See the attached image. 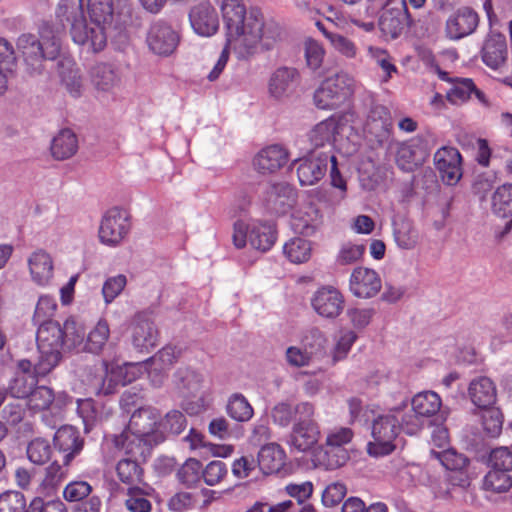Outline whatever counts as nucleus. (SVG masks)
Masks as SVG:
<instances>
[{
	"instance_id": "nucleus-48",
	"label": "nucleus",
	"mask_w": 512,
	"mask_h": 512,
	"mask_svg": "<svg viewBox=\"0 0 512 512\" xmlns=\"http://www.w3.org/2000/svg\"><path fill=\"white\" fill-rule=\"evenodd\" d=\"M183 351L180 347L167 345L152 356L149 361L154 370L160 372L169 369L177 360L182 357Z\"/></svg>"
},
{
	"instance_id": "nucleus-57",
	"label": "nucleus",
	"mask_w": 512,
	"mask_h": 512,
	"mask_svg": "<svg viewBox=\"0 0 512 512\" xmlns=\"http://www.w3.org/2000/svg\"><path fill=\"white\" fill-rule=\"evenodd\" d=\"M482 416V424L490 437H497L502 431L503 416L499 409L487 408Z\"/></svg>"
},
{
	"instance_id": "nucleus-19",
	"label": "nucleus",
	"mask_w": 512,
	"mask_h": 512,
	"mask_svg": "<svg viewBox=\"0 0 512 512\" xmlns=\"http://www.w3.org/2000/svg\"><path fill=\"white\" fill-rule=\"evenodd\" d=\"M300 73L294 67L280 66L270 75L268 92L274 99L281 100L291 96L300 84Z\"/></svg>"
},
{
	"instance_id": "nucleus-33",
	"label": "nucleus",
	"mask_w": 512,
	"mask_h": 512,
	"mask_svg": "<svg viewBox=\"0 0 512 512\" xmlns=\"http://www.w3.org/2000/svg\"><path fill=\"white\" fill-rule=\"evenodd\" d=\"M91 81L97 90L110 92L120 85L121 73L114 64L98 63L91 69Z\"/></svg>"
},
{
	"instance_id": "nucleus-25",
	"label": "nucleus",
	"mask_w": 512,
	"mask_h": 512,
	"mask_svg": "<svg viewBox=\"0 0 512 512\" xmlns=\"http://www.w3.org/2000/svg\"><path fill=\"white\" fill-rule=\"evenodd\" d=\"M479 23L478 14L471 8L459 9L446 22V33L450 39L458 40L472 34Z\"/></svg>"
},
{
	"instance_id": "nucleus-6",
	"label": "nucleus",
	"mask_w": 512,
	"mask_h": 512,
	"mask_svg": "<svg viewBox=\"0 0 512 512\" xmlns=\"http://www.w3.org/2000/svg\"><path fill=\"white\" fill-rule=\"evenodd\" d=\"M354 80L345 73L326 78L314 92L317 108L334 110L346 103L354 92Z\"/></svg>"
},
{
	"instance_id": "nucleus-16",
	"label": "nucleus",
	"mask_w": 512,
	"mask_h": 512,
	"mask_svg": "<svg viewBox=\"0 0 512 512\" xmlns=\"http://www.w3.org/2000/svg\"><path fill=\"white\" fill-rule=\"evenodd\" d=\"M315 408L312 406V412L307 416H301L293 424L290 435V444L299 452L310 450L319 440L320 430L317 422L314 420Z\"/></svg>"
},
{
	"instance_id": "nucleus-22",
	"label": "nucleus",
	"mask_w": 512,
	"mask_h": 512,
	"mask_svg": "<svg viewBox=\"0 0 512 512\" xmlns=\"http://www.w3.org/2000/svg\"><path fill=\"white\" fill-rule=\"evenodd\" d=\"M113 442L117 449L129 456L128 458L145 461L151 453L154 440L125 430L116 435Z\"/></svg>"
},
{
	"instance_id": "nucleus-28",
	"label": "nucleus",
	"mask_w": 512,
	"mask_h": 512,
	"mask_svg": "<svg viewBox=\"0 0 512 512\" xmlns=\"http://www.w3.org/2000/svg\"><path fill=\"white\" fill-rule=\"evenodd\" d=\"M492 211L499 217L512 216V184L499 186L492 195ZM512 230V218L508 220L502 230H496L498 239L504 238Z\"/></svg>"
},
{
	"instance_id": "nucleus-31",
	"label": "nucleus",
	"mask_w": 512,
	"mask_h": 512,
	"mask_svg": "<svg viewBox=\"0 0 512 512\" xmlns=\"http://www.w3.org/2000/svg\"><path fill=\"white\" fill-rule=\"evenodd\" d=\"M313 404L307 401L299 402L293 405L290 402L283 401L277 403L271 410V417L275 424L281 427H288L292 421L294 423L301 416H307L312 412Z\"/></svg>"
},
{
	"instance_id": "nucleus-9",
	"label": "nucleus",
	"mask_w": 512,
	"mask_h": 512,
	"mask_svg": "<svg viewBox=\"0 0 512 512\" xmlns=\"http://www.w3.org/2000/svg\"><path fill=\"white\" fill-rule=\"evenodd\" d=\"M366 106V119L364 132L373 139L377 145L384 146L391 140L393 128L392 116L389 109L375 101L372 96L364 100Z\"/></svg>"
},
{
	"instance_id": "nucleus-12",
	"label": "nucleus",
	"mask_w": 512,
	"mask_h": 512,
	"mask_svg": "<svg viewBox=\"0 0 512 512\" xmlns=\"http://www.w3.org/2000/svg\"><path fill=\"white\" fill-rule=\"evenodd\" d=\"M89 389L96 395L108 396L117 392L120 386L126 385L125 371L120 366L110 365L103 361L99 368L88 377Z\"/></svg>"
},
{
	"instance_id": "nucleus-20",
	"label": "nucleus",
	"mask_w": 512,
	"mask_h": 512,
	"mask_svg": "<svg viewBox=\"0 0 512 512\" xmlns=\"http://www.w3.org/2000/svg\"><path fill=\"white\" fill-rule=\"evenodd\" d=\"M55 449L63 454L64 464L70 465L84 447V439L80 432L71 425H63L57 429L53 437Z\"/></svg>"
},
{
	"instance_id": "nucleus-53",
	"label": "nucleus",
	"mask_w": 512,
	"mask_h": 512,
	"mask_svg": "<svg viewBox=\"0 0 512 512\" xmlns=\"http://www.w3.org/2000/svg\"><path fill=\"white\" fill-rule=\"evenodd\" d=\"M69 466L64 462L59 464L57 461L52 462L45 469V474L42 480V486L45 489H55L59 486L68 476Z\"/></svg>"
},
{
	"instance_id": "nucleus-52",
	"label": "nucleus",
	"mask_w": 512,
	"mask_h": 512,
	"mask_svg": "<svg viewBox=\"0 0 512 512\" xmlns=\"http://www.w3.org/2000/svg\"><path fill=\"white\" fill-rule=\"evenodd\" d=\"M52 447L48 440L44 438H35L27 446L28 459L37 465H42L50 460Z\"/></svg>"
},
{
	"instance_id": "nucleus-63",
	"label": "nucleus",
	"mask_w": 512,
	"mask_h": 512,
	"mask_svg": "<svg viewBox=\"0 0 512 512\" xmlns=\"http://www.w3.org/2000/svg\"><path fill=\"white\" fill-rule=\"evenodd\" d=\"M92 486L86 481H72L63 490L65 500L79 502L90 495Z\"/></svg>"
},
{
	"instance_id": "nucleus-58",
	"label": "nucleus",
	"mask_w": 512,
	"mask_h": 512,
	"mask_svg": "<svg viewBox=\"0 0 512 512\" xmlns=\"http://www.w3.org/2000/svg\"><path fill=\"white\" fill-rule=\"evenodd\" d=\"M77 413L82 419L86 432H89L97 420L98 411L93 399H78Z\"/></svg>"
},
{
	"instance_id": "nucleus-17",
	"label": "nucleus",
	"mask_w": 512,
	"mask_h": 512,
	"mask_svg": "<svg viewBox=\"0 0 512 512\" xmlns=\"http://www.w3.org/2000/svg\"><path fill=\"white\" fill-rule=\"evenodd\" d=\"M379 28L385 36L392 39L399 37L409 22V13L405 0H397L390 6L381 8Z\"/></svg>"
},
{
	"instance_id": "nucleus-39",
	"label": "nucleus",
	"mask_w": 512,
	"mask_h": 512,
	"mask_svg": "<svg viewBox=\"0 0 512 512\" xmlns=\"http://www.w3.org/2000/svg\"><path fill=\"white\" fill-rule=\"evenodd\" d=\"M59 75L67 91L73 97H79L83 91V81L79 69L69 58L58 62Z\"/></svg>"
},
{
	"instance_id": "nucleus-24",
	"label": "nucleus",
	"mask_w": 512,
	"mask_h": 512,
	"mask_svg": "<svg viewBox=\"0 0 512 512\" xmlns=\"http://www.w3.org/2000/svg\"><path fill=\"white\" fill-rule=\"evenodd\" d=\"M382 282L378 273L365 267H357L350 277V290L359 298L374 297L381 289Z\"/></svg>"
},
{
	"instance_id": "nucleus-35",
	"label": "nucleus",
	"mask_w": 512,
	"mask_h": 512,
	"mask_svg": "<svg viewBox=\"0 0 512 512\" xmlns=\"http://www.w3.org/2000/svg\"><path fill=\"white\" fill-rule=\"evenodd\" d=\"M219 28L217 11L209 2L197 5L194 15V32L201 36H212Z\"/></svg>"
},
{
	"instance_id": "nucleus-36",
	"label": "nucleus",
	"mask_w": 512,
	"mask_h": 512,
	"mask_svg": "<svg viewBox=\"0 0 512 512\" xmlns=\"http://www.w3.org/2000/svg\"><path fill=\"white\" fill-rule=\"evenodd\" d=\"M158 415L150 408H140L135 411L129 420L127 431L148 437L154 440Z\"/></svg>"
},
{
	"instance_id": "nucleus-41",
	"label": "nucleus",
	"mask_w": 512,
	"mask_h": 512,
	"mask_svg": "<svg viewBox=\"0 0 512 512\" xmlns=\"http://www.w3.org/2000/svg\"><path fill=\"white\" fill-rule=\"evenodd\" d=\"M393 236L398 247L412 249L417 244L418 234L411 221L398 218L393 221Z\"/></svg>"
},
{
	"instance_id": "nucleus-44",
	"label": "nucleus",
	"mask_w": 512,
	"mask_h": 512,
	"mask_svg": "<svg viewBox=\"0 0 512 512\" xmlns=\"http://www.w3.org/2000/svg\"><path fill=\"white\" fill-rule=\"evenodd\" d=\"M152 490L151 487L132 486L127 489L125 507L129 512H151L152 504L146 498Z\"/></svg>"
},
{
	"instance_id": "nucleus-56",
	"label": "nucleus",
	"mask_w": 512,
	"mask_h": 512,
	"mask_svg": "<svg viewBox=\"0 0 512 512\" xmlns=\"http://www.w3.org/2000/svg\"><path fill=\"white\" fill-rule=\"evenodd\" d=\"M474 90V82L470 78L456 79L452 88L447 92V99L457 104L468 100Z\"/></svg>"
},
{
	"instance_id": "nucleus-3",
	"label": "nucleus",
	"mask_w": 512,
	"mask_h": 512,
	"mask_svg": "<svg viewBox=\"0 0 512 512\" xmlns=\"http://www.w3.org/2000/svg\"><path fill=\"white\" fill-rule=\"evenodd\" d=\"M403 414V407L398 405L373 420L371 431L373 441L367 445L369 455L379 457L394 451V440L400 431L404 432Z\"/></svg>"
},
{
	"instance_id": "nucleus-21",
	"label": "nucleus",
	"mask_w": 512,
	"mask_h": 512,
	"mask_svg": "<svg viewBox=\"0 0 512 512\" xmlns=\"http://www.w3.org/2000/svg\"><path fill=\"white\" fill-rule=\"evenodd\" d=\"M178 41V34L163 21L153 23L148 31L147 43L155 54H171L175 50Z\"/></svg>"
},
{
	"instance_id": "nucleus-61",
	"label": "nucleus",
	"mask_w": 512,
	"mask_h": 512,
	"mask_svg": "<svg viewBox=\"0 0 512 512\" xmlns=\"http://www.w3.org/2000/svg\"><path fill=\"white\" fill-rule=\"evenodd\" d=\"M127 278L123 274L109 277L103 284L102 294L105 302L111 303L125 288Z\"/></svg>"
},
{
	"instance_id": "nucleus-62",
	"label": "nucleus",
	"mask_w": 512,
	"mask_h": 512,
	"mask_svg": "<svg viewBox=\"0 0 512 512\" xmlns=\"http://www.w3.org/2000/svg\"><path fill=\"white\" fill-rule=\"evenodd\" d=\"M327 39L329 40L332 47L339 52L341 55L353 59L357 55V47L355 43L348 37L335 33L328 34Z\"/></svg>"
},
{
	"instance_id": "nucleus-27",
	"label": "nucleus",
	"mask_w": 512,
	"mask_h": 512,
	"mask_svg": "<svg viewBox=\"0 0 512 512\" xmlns=\"http://www.w3.org/2000/svg\"><path fill=\"white\" fill-rule=\"evenodd\" d=\"M264 200L266 207L271 212L285 213L295 200V191L288 183H273L267 186Z\"/></svg>"
},
{
	"instance_id": "nucleus-38",
	"label": "nucleus",
	"mask_w": 512,
	"mask_h": 512,
	"mask_svg": "<svg viewBox=\"0 0 512 512\" xmlns=\"http://www.w3.org/2000/svg\"><path fill=\"white\" fill-rule=\"evenodd\" d=\"M51 154L56 160L71 158L78 150V139L70 129H62L51 142Z\"/></svg>"
},
{
	"instance_id": "nucleus-45",
	"label": "nucleus",
	"mask_w": 512,
	"mask_h": 512,
	"mask_svg": "<svg viewBox=\"0 0 512 512\" xmlns=\"http://www.w3.org/2000/svg\"><path fill=\"white\" fill-rule=\"evenodd\" d=\"M16 66V57L12 44L4 38H0V94L7 89L8 74H11Z\"/></svg>"
},
{
	"instance_id": "nucleus-10",
	"label": "nucleus",
	"mask_w": 512,
	"mask_h": 512,
	"mask_svg": "<svg viewBox=\"0 0 512 512\" xmlns=\"http://www.w3.org/2000/svg\"><path fill=\"white\" fill-rule=\"evenodd\" d=\"M131 229L130 214L120 207H112L102 216L98 236L102 244L116 247L127 237Z\"/></svg>"
},
{
	"instance_id": "nucleus-51",
	"label": "nucleus",
	"mask_w": 512,
	"mask_h": 512,
	"mask_svg": "<svg viewBox=\"0 0 512 512\" xmlns=\"http://www.w3.org/2000/svg\"><path fill=\"white\" fill-rule=\"evenodd\" d=\"M174 382H175V389L178 394V397L182 398V403H181L182 408L186 411L187 414L190 415L191 414L190 406L192 404V402L190 401V396H191L190 386L192 383L191 371L188 368L185 370L179 369L175 373Z\"/></svg>"
},
{
	"instance_id": "nucleus-37",
	"label": "nucleus",
	"mask_w": 512,
	"mask_h": 512,
	"mask_svg": "<svg viewBox=\"0 0 512 512\" xmlns=\"http://www.w3.org/2000/svg\"><path fill=\"white\" fill-rule=\"evenodd\" d=\"M285 453L282 448L275 443L264 445L258 452V466L266 474L277 473L284 465Z\"/></svg>"
},
{
	"instance_id": "nucleus-1",
	"label": "nucleus",
	"mask_w": 512,
	"mask_h": 512,
	"mask_svg": "<svg viewBox=\"0 0 512 512\" xmlns=\"http://www.w3.org/2000/svg\"><path fill=\"white\" fill-rule=\"evenodd\" d=\"M221 11L226 29V45L217 63L208 74L210 81L218 79L224 70L228 59L229 49L237 58L248 59L263 50H271L280 40L281 27L274 21H264L262 12L257 8L247 11L242 0H223Z\"/></svg>"
},
{
	"instance_id": "nucleus-42",
	"label": "nucleus",
	"mask_w": 512,
	"mask_h": 512,
	"mask_svg": "<svg viewBox=\"0 0 512 512\" xmlns=\"http://www.w3.org/2000/svg\"><path fill=\"white\" fill-rule=\"evenodd\" d=\"M109 337L110 328L107 321L99 320L86 335L83 351L99 354L104 349Z\"/></svg>"
},
{
	"instance_id": "nucleus-7",
	"label": "nucleus",
	"mask_w": 512,
	"mask_h": 512,
	"mask_svg": "<svg viewBox=\"0 0 512 512\" xmlns=\"http://www.w3.org/2000/svg\"><path fill=\"white\" fill-rule=\"evenodd\" d=\"M232 239L237 248H243L249 242L252 248L266 252L275 244L276 229L269 222L246 224L243 221H237L234 223Z\"/></svg>"
},
{
	"instance_id": "nucleus-18",
	"label": "nucleus",
	"mask_w": 512,
	"mask_h": 512,
	"mask_svg": "<svg viewBox=\"0 0 512 512\" xmlns=\"http://www.w3.org/2000/svg\"><path fill=\"white\" fill-rule=\"evenodd\" d=\"M344 303L341 292L332 286L319 288L311 298L314 311L326 319L337 318L344 309Z\"/></svg>"
},
{
	"instance_id": "nucleus-4",
	"label": "nucleus",
	"mask_w": 512,
	"mask_h": 512,
	"mask_svg": "<svg viewBox=\"0 0 512 512\" xmlns=\"http://www.w3.org/2000/svg\"><path fill=\"white\" fill-rule=\"evenodd\" d=\"M16 46L31 73H41L43 62L57 59L61 51L60 38L55 35H42L40 41L35 35L24 33L18 37Z\"/></svg>"
},
{
	"instance_id": "nucleus-8",
	"label": "nucleus",
	"mask_w": 512,
	"mask_h": 512,
	"mask_svg": "<svg viewBox=\"0 0 512 512\" xmlns=\"http://www.w3.org/2000/svg\"><path fill=\"white\" fill-rule=\"evenodd\" d=\"M128 331L130 345L139 354H149L159 344L160 332L152 312L142 311L135 314Z\"/></svg>"
},
{
	"instance_id": "nucleus-47",
	"label": "nucleus",
	"mask_w": 512,
	"mask_h": 512,
	"mask_svg": "<svg viewBox=\"0 0 512 512\" xmlns=\"http://www.w3.org/2000/svg\"><path fill=\"white\" fill-rule=\"evenodd\" d=\"M283 252L292 263H303L311 256V245L308 240L297 237L285 243Z\"/></svg>"
},
{
	"instance_id": "nucleus-34",
	"label": "nucleus",
	"mask_w": 512,
	"mask_h": 512,
	"mask_svg": "<svg viewBox=\"0 0 512 512\" xmlns=\"http://www.w3.org/2000/svg\"><path fill=\"white\" fill-rule=\"evenodd\" d=\"M32 280L38 285H46L53 277V260L44 250H37L28 258Z\"/></svg>"
},
{
	"instance_id": "nucleus-26",
	"label": "nucleus",
	"mask_w": 512,
	"mask_h": 512,
	"mask_svg": "<svg viewBox=\"0 0 512 512\" xmlns=\"http://www.w3.org/2000/svg\"><path fill=\"white\" fill-rule=\"evenodd\" d=\"M347 123L346 115L333 114L327 119L321 121L309 133V141L315 147H323L326 144H332L336 134Z\"/></svg>"
},
{
	"instance_id": "nucleus-60",
	"label": "nucleus",
	"mask_w": 512,
	"mask_h": 512,
	"mask_svg": "<svg viewBox=\"0 0 512 512\" xmlns=\"http://www.w3.org/2000/svg\"><path fill=\"white\" fill-rule=\"evenodd\" d=\"M489 462L494 469L506 472L512 471V445L493 449L490 453Z\"/></svg>"
},
{
	"instance_id": "nucleus-54",
	"label": "nucleus",
	"mask_w": 512,
	"mask_h": 512,
	"mask_svg": "<svg viewBox=\"0 0 512 512\" xmlns=\"http://www.w3.org/2000/svg\"><path fill=\"white\" fill-rule=\"evenodd\" d=\"M368 54L385 73L383 78L384 82H387L392 77L393 73H397L398 70L393 62V58L385 49L370 46L368 48Z\"/></svg>"
},
{
	"instance_id": "nucleus-5",
	"label": "nucleus",
	"mask_w": 512,
	"mask_h": 512,
	"mask_svg": "<svg viewBox=\"0 0 512 512\" xmlns=\"http://www.w3.org/2000/svg\"><path fill=\"white\" fill-rule=\"evenodd\" d=\"M441 398L433 391H425L416 394L409 407L407 400H402L399 406L403 407L404 432L408 435L416 434L423 426V419L435 416L441 411Z\"/></svg>"
},
{
	"instance_id": "nucleus-64",
	"label": "nucleus",
	"mask_w": 512,
	"mask_h": 512,
	"mask_svg": "<svg viewBox=\"0 0 512 512\" xmlns=\"http://www.w3.org/2000/svg\"><path fill=\"white\" fill-rule=\"evenodd\" d=\"M26 512H68L65 504L61 500H51L44 502L41 498H34Z\"/></svg>"
},
{
	"instance_id": "nucleus-32",
	"label": "nucleus",
	"mask_w": 512,
	"mask_h": 512,
	"mask_svg": "<svg viewBox=\"0 0 512 512\" xmlns=\"http://www.w3.org/2000/svg\"><path fill=\"white\" fill-rule=\"evenodd\" d=\"M468 395L471 402L480 409L492 407L497 398L495 384L485 376L478 377L470 382Z\"/></svg>"
},
{
	"instance_id": "nucleus-30",
	"label": "nucleus",
	"mask_w": 512,
	"mask_h": 512,
	"mask_svg": "<svg viewBox=\"0 0 512 512\" xmlns=\"http://www.w3.org/2000/svg\"><path fill=\"white\" fill-rule=\"evenodd\" d=\"M288 161V152L280 145L263 148L254 158L255 168L263 174L274 173Z\"/></svg>"
},
{
	"instance_id": "nucleus-23",
	"label": "nucleus",
	"mask_w": 512,
	"mask_h": 512,
	"mask_svg": "<svg viewBox=\"0 0 512 512\" xmlns=\"http://www.w3.org/2000/svg\"><path fill=\"white\" fill-rule=\"evenodd\" d=\"M429 152L421 140L402 142L396 151V164L405 172H412L427 159Z\"/></svg>"
},
{
	"instance_id": "nucleus-13",
	"label": "nucleus",
	"mask_w": 512,
	"mask_h": 512,
	"mask_svg": "<svg viewBox=\"0 0 512 512\" xmlns=\"http://www.w3.org/2000/svg\"><path fill=\"white\" fill-rule=\"evenodd\" d=\"M40 327L46 331L53 328L58 330V346L62 351H83L86 331L84 326L73 317L66 319L62 325L57 321H45Z\"/></svg>"
},
{
	"instance_id": "nucleus-43",
	"label": "nucleus",
	"mask_w": 512,
	"mask_h": 512,
	"mask_svg": "<svg viewBox=\"0 0 512 512\" xmlns=\"http://www.w3.org/2000/svg\"><path fill=\"white\" fill-rule=\"evenodd\" d=\"M119 480L129 487L138 486L143 481V469L136 459L124 458L116 466Z\"/></svg>"
},
{
	"instance_id": "nucleus-14",
	"label": "nucleus",
	"mask_w": 512,
	"mask_h": 512,
	"mask_svg": "<svg viewBox=\"0 0 512 512\" xmlns=\"http://www.w3.org/2000/svg\"><path fill=\"white\" fill-rule=\"evenodd\" d=\"M331 155L326 152L312 151L295 161L297 176L301 186H311L319 182L326 174Z\"/></svg>"
},
{
	"instance_id": "nucleus-11",
	"label": "nucleus",
	"mask_w": 512,
	"mask_h": 512,
	"mask_svg": "<svg viewBox=\"0 0 512 512\" xmlns=\"http://www.w3.org/2000/svg\"><path fill=\"white\" fill-rule=\"evenodd\" d=\"M58 330H47L41 327L37 330V347L39 351L38 361L34 364V373L36 376H46L61 361L62 350L58 346Z\"/></svg>"
},
{
	"instance_id": "nucleus-59",
	"label": "nucleus",
	"mask_w": 512,
	"mask_h": 512,
	"mask_svg": "<svg viewBox=\"0 0 512 512\" xmlns=\"http://www.w3.org/2000/svg\"><path fill=\"white\" fill-rule=\"evenodd\" d=\"M26 500L22 493L8 491L0 495V512H26Z\"/></svg>"
},
{
	"instance_id": "nucleus-50",
	"label": "nucleus",
	"mask_w": 512,
	"mask_h": 512,
	"mask_svg": "<svg viewBox=\"0 0 512 512\" xmlns=\"http://www.w3.org/2000/svg\"><path fill=\"white\" fill-rule=\"evenodd\" d=\"M28 407L34 411H45L51 409V405L55 400L53 390L47 386H37L32 389L28 395Z\"/></svg>"
},
{
	"instance_id": "nucleus-40",
	"label": "nucleus",
	"mask_w": 512,
	"mask_h": 512,
	"mask_svg": "<svg viewBox=\"0 0 512 512\" xmlns=\"http://www.w3.org/2000/svg\"><path fill=\"white\" fill-rule=\"evenodd\" d=\"M227 415L237 422H248L254 415V409L241 393H233L226 404Z\"/></svg>"
},
{
	"instance_id": "nucleus-55",
	"label": "nucleus",
	"mask_w": 512,
	"mask_h": 512,
	"mask_svg": "<svg viewBox=\"0 0 512 512\" xmlns=\"http://www.w3.org/2000/svg\"><path fill=\"white\" fill-rule=\"evenodd\" d=\"M349 459L348 451L345 447H333L325 445L324 454L321 463L328 470H334L343 466Z\"/></svg>"
},
{
	"instance_id": "nucleus-2",
	"label": "nucleus",
	"mask_w": 512,
	"mask_h": 512,
	"mask_svg": "<svg viewBox=\"0 0 512 512\" xmlns=\"http://www.w3.org/2000/svg\"><path fill=\"white\" fill-rule=\"evenodd\" d=\"M88 10L90 24L84 16L82 0H60L55 15L63 28L70 27V34L75 43L85 46L88 51L99 52L106 45L102 24L112 21V0H88Z\"/></svg>"
},
{
	"instance_id": "nucleus-46",
	"label": "nucleus",
	"mask_w": 512,
	"mask_h": 512,
	"mask_svg": "<svg viewBox=\"0 0 512 512\" xmlns=\"http://www.w3.org/2000/svg\"><path fill=\"white\" fill-rule=\"evenodd\" d=\"M37 379L34 375L16 374L11 378L8 386L4 388L11 397L16 399L27 398L36 386Z\"/></svg>"
},
{
	"instance_id": "nucleus-15",
	"label": "nucleus",
	"mask_w": 512,
	"mask_h": 512,
	"mask_svg": "<svg viewBox=\"0 0 512 512\" xmlns=\"http://www.w3.org/2000/svg\"><path fill=\"white\" fill-rule=\"evenodd\" d=\"M462 157L458 149L443 146L434 154V165L441 180L449 186L456 185L462 178Z\"/></svg>"
},
{
	"instance_id": "nucleus-29",
	"label": "nucleus",
	"mask_w": 512,
	"mask_h": 512,
	"mask_svg": "<svg viewBox=\"0 0 512 512\" xmlns=\"http://www.w3.org/2000/svg\"><path fill=\"white\" fill-rule=\"evenodd\" d=\"M507 43L504 35L491 33L485 40L481 56L486 66L493 70L500 69L507 59Z\"/></svg>"
},
{
	"instance_id": "nucleus-49",
	"label": "nucleus",
	"mask_w": 512,
	"mask_h": 512,
	"mask_svg": "<svg viewBox=\"0 0 512 512\" xmlns=\"http://www.w3.org/2000/svg\"><path fill=\"white\" fill-rule=\"evenodd\" d=\"M512 487V477L506 471L492 468L484 477L483 488L495 493H503Z\"/></svg>"
}]
</instances>
